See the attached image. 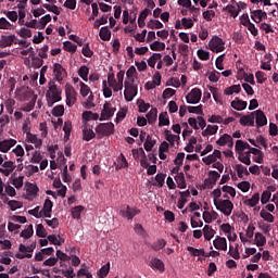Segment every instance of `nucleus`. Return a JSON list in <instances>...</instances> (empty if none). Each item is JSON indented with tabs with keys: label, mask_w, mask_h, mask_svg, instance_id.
Listing matches in <instances>:
<instances>
[{
	"label": "nucleus",
	"mask_w": 278,
	"mask_h": 278,
	"mask_svg": "<svg viewBox=\"0 0 278 278\" xmlns=\"http://www.w3.org/2000/svg\"><path fill=\"white\" fill-rule=\"evenodd\" d=\"M46 101L48 108H53L55 103L62 101V89L58 88L55 81H49L48 91L46 92Z\"/></svg>",
	"instance_id": "obj_1"
},
{
	"label": "nucleus",
	"mask_w": 278,
	"mask_h": 278,
	"mask_svg": "<svg viewBox=\"0 0 278 278\" xmlns=\"http://www.w3.org/2000/svg\"><path fill=\"white\" fill-rule=\"evenodd\" d=\"M96 134L98 140H101V138H106L108 136L114 135V123H100L96 127Z\"/></svg>",
	"instance_id": "obj_2"
},
{
	"label": "nucleus",
	"mask_w": 278,
	"mask_h": 278,
	"mask_svg": "<svg viewBox=\"0 0 278 278\" xmlns=\"http://www.w3.org/2000/svg\"><path fill=\"white\" fill-rule=\"evenodd\" d=\"M36 250V241H33L29 245L20 244L18 251L20 253L15 254V257L17 260H31L34 251Z\"/></svg>",
	"instance_id": "obj_3"
},
{
	"label": "nucleus",
	"mask_w": 278,
	"mask_h": 278,
	"mask_svg": "<svg viewBox=\"0 0 278 278\" xmlns=\"http://www.w3.org/2000/svg\"><path fill=\"white\" fill-rule=\"evenodd\" d=\"M215 207L222 212L224 216H231V212H233V202L230 200H219V202L215 204Z\"/></svg>",
	"instance_id": "obj_4"
},
{
	"label": "nucleus",
	"mask_w": 278,
	"mask_h": 278,
	"mask_svg": "<svg viewBox=\"0 0 278 278\" xmlns=\"http://www.w3.org/2000/svg\"><path fill=\"white\" fill-rule=\"evenodd\" d=\"M125 90H124V98L126 101H134V97L138 94V87L134 85V83H129L125 80L124 83Z\"/></svg>",
	"instance_id": "obj_5"
},
{
	"label": "nucleus",
	"mask_w": 278,
	"mask_h": 278,
	"mask_svg": "<svg viewBox=\"0 0 278 278\" xmlns=\"http://www.w3.org/2000/svg\"><path fill=\"white\" fill-rule=\"evenodd\" d=\"M138 214H140V210L130 207L129 205L123 206L119 210V216L127 218V220H132L135 216H138Z\"/></svg>",
	"instance_id": "obj_6"
},
{
	"label": "nucleus",
	"mask_w": 278,
	"mask_h": 278,
	"mask_svg": "<svg viewBox=\"0 0 278 278\" xmlns=\"http://www.w3.org/2000/svg\"><path fill=\"white\" fill-rule=\"evenodd\" d=\"M208 47L214 53H220L225 51V41L220 37L215 36L208 42Z\"/></svg>",
	"instance_id": "obj_7"
},
{
	"label": "nucleus",
	"mask_w": 278,
	"mask_h": 278,
	"mask_svg": "<svg viewBox=\"0 0 278 278\" xmlns=\"http://www.w3.org/2000/svg\"><path fill=\"white\" fill-rule=\"evenodd\" d=\"M116 112V108H112V103L105 102L103 104V109L100 115V121H110L112 116H114V113Z\"/></svg>",
	"instance_id": "obj_8"
},
{
	"label": "nucleus",
	"mask_w": 278,
	"mask_h": 278,
	"mask_svg": "<svg viewBox=\"0 0 278 278\" xmlns=\"http://www.w3.org/2000/svg\"><path fill=\"white\" fill-rule=\"evenodd\" d=\"M65 94L66 105H68V108H72V105H75V103H77V91H75V88H73V86H66Z\"/></svg>",
	"instance_id": "obj_9"
},
{
	"label": "nucleus",
	"mask_w": 278,
	"mask_h": 278,
	"mask_svg": "<svg viewBox=\"0 0 278 278\" xmlns=\"http://www.w3.org/2000/svg\"><path fill=\"white\" fill-rule=\"evenodd\" d=\"M201 97H202L201 89L194 88L191 90L190 93L186 96V101L187 103H190V104H197L199 103V101H201Z\"/></svg>",
	"instance_id": "obj_10"
},
{
	"label": "nucleus",
	"mask_w": 278,
	"mask_h": 278,
	"mask_svg": "<svg viewBox=\"0 0 278 278\" xmlns=\"http://www.w3.org/2000/svg\"><path fill=\"white\" fill-rule=\"evenodd\" d=\"M256 127H264L268 125V118H266V114H264V111L256 110L253 112Z\"/></svg>",
	"instance_id": "obj_11"
},
{
	"label": "nucleus",
	"mask_w": 278,
	"mask_h": 278,
	"mask_svg": "<svg viewBox=\"0 0 278 278\" xmlns=\"http://www.w3.org/2000/svg\"><path fill=\"white\" fill-rule=\"evenodd\" d=\"M18 39H16V35H2L0 39V47L5 49V47H12V45H18Z\"/></svg>",
	"instance_id": "obj_12"
},
{
	"label": "nucleus",
	"mask_w": 278,
	"mask_h": 278,
	"mask_svg": "<svg viewBox=\"0 0 278 278\" xmlns=\"http://www.w3.org/2000/svg\"><path fill=\"white\" fill-rule=\"evenodd\" d=\"M250 14L254 23H262V21L268 18V14L262 10H251Z\"/></svg>",
	"instance_id": "obj_13"
},
{
	"label": "nucleus",
	"mask_w": 278,
	"mask_h": 278,
	"mask_svg": "<svg viewBox=\"0 0 278 278\" xmlns=\"http://www.w3.org/2000/svg\"><path fill=\"white\" fill-rule=\"evenodd\" d=\"M239 123L243 127H255V113L252 112L249 115H243Z\"/></svg>",
	"instance_id": "obj_14"
},
{
	"label": "nucleus",
	"mask_w": 278,
	"mask_h": 278,
	"mask_svg": "<svg viewBox=\"0 0 278 278\" xmlns=\"http://www.w3.org/2000/svg\"><path fill=\"white\" fill-rule=\"evenodd\" d=\"M53 73L56 81H63L64 77H66V70L60 63L53 65Z\"/></svg>",
	"instance_id": "obj_15"
},
{
	"label": "nucleus",
	"mask_w": 278,
	"mask_h": 278,
	"mask_svg": "<svg viewBox=\"0 0 278 278\" xmlns=\"http://www.w3.org/2000/svg\"><path fill=\"white\" fill-rule=\"evenodd\" d=\"M220 157H223L220 150H214L213 154H210L208 156L203 157L202 162H204L206 166H210V164H214L216 160H220Z\"/></svg>",
	"instance_id": "obj_16"
},
{
	"label": "nucleus",
	"mask_w": 278,
	"mask_h": 278,
	"mask_svg": "<svg viewBox=\"0 0 278 278\" xmlns=\"http://www.w3.org/2000/svg\"><path fill=\"white\" fill-rule=\"evenodd\" d=\"M51 212H53V202L51 201V199L47 198L43 203L41 214H43L45 218H51Z\"/></svg>",
	"instance_id": "obj_17"
},
{
	"label": "nucleus",
	"mask_w": 278,
	"mask_h": 278,
	"mask_svg": "<svg viewBox=\"0 0 278 278\" xmlns=\"http://www.w3.org/2000/svg\"><path fill=\"white\" fill-rule=\"evenodd\" d=\"M213 245L218 251H226L227 250V239L225 237H216L213 241Z\"/></svg>",
	"instance_id": "obj_18"
},
{
	"label": "nucleus",
	"mask_w": 278,
	"mask_h": 278,
	"mask_svg": "<svg viewBox=\"0 0 278 278\" xmlns=\"http://www.w3.org/2000/svg\"><path fill=\"white\" fill-rule=\"evenodd\" d=\"M149 266H151L153 268V270H159L160 273H164V270H166V268L164 266V262H162V260H160L157 257H153L150 261Z\"/></svg>",
	"instance_id": "obj_19"
},
{
	"label": "nucleus",
	"mask_w": 278,
	"mask_h": 278,
	"mask_svg": "<svg viewBox=\"0 0 278 278\" xmlns=\"http://www.w3.org/2000/svg\"><path fill=\"white\" fill-rule=\"evenodd\" d=\"M16 144L15 139H9V140H3L0 141V151L1 153H8L12 147Z\"/></svg>",
	"instance_id": "obj_20"
},
{
	"label": "nucleus",
	"mask_w": 278,
	"mask_h": 278,
	"mask_svg": "<svg viewBox=\"0 0 278 278\" xmlns=\"http://www.w3.org/2000/svg\"><path fill=\"white\" fill-rule=\"evenodd\" d=\"M224 12H227L232 16V18H238V15L240 14V11L236 9V0H231V4H228L224 8Z\"/></svg>",
	"instance_id": "obj_21"
},
{
	"label": "nucleus",
	"mask_w": 278,
	"mask_h": 278,
	"mask_svg": "<svg viewBox=\"0 0 278 278\" xmlns=\"http://www.w3.org/2000/svg\"><path fill=\"white\" fill-rule=\"evenodd\" d=\"M247 101L240 100V98H236L231 102V108H233V110H237V112H242V110H247Z\"/></svg>",
	"instance_id": "obj_22"
},
{
	"label": "nucleus",
	"mask_w": 278,
	"mask_h": 278,
	"mask_svg": "<svg viewBox=\"0 0 278 278\" xmlns=\"http://www.w3.org/2000/svg\"><path fill=\"white\" fill-rule=\"evenodd\" d=\"M26 137L31 144H35L36 149H40L42 147V139H38V136L28 131L26 132Z\"/></svg>",
	"instance_id": "obj_23"
},
{
	"label": "nucleus",
	"mask_w": 278,
	"mask_h": 278,
	"mask_svg": "<svg viewBox=\"0 0 278 278\" xmlns=\"http://www.w3.org/2000/svg\"><path fill=\"white\" fill-rule=\"evenodd\" d=\"M99 37L101 38V40H103L104 42L110 41V39L112 38V31H110V28L108 26H103L100 29L99 33Z\"/></svg>",
	"instance_id": "obj_24"
},
{
	"label": "nucleus",
	"mask_w": 278,
	"mask_h": 278,
	"mask_svg": "<svg viewBox=\"0 0 278 278\" xmlns=\"http://www.w3.org/2000/svg\"><path fill=\"white\" fill-rule=\"evenodd\" d=\"M97 134H94V130L92 128H87V126L83 129V140L86 142H90L92 138H96Z\"/></svg>",
	"instance_id": "obj_25"
},
{
	"label": "nucleus",
	"mask_w": 278,
	"mask_h": 278,
	"mask_svg": "<svg viewBox=\"0 0 278 278\" xmlns=\"http://www.w3.org/2000/svg\"><path fill=\"white\" fill-rule=\"evenodd\" d=\"M175 181L177 184V188L180 190H186V176L184 173H179L178 175L175 176Z\"/></svg>",
	"instance_id": "obj_26"
},
{
	"label": "nucleus",
	"mask_w": 278,
	"mask_h": 278,
	"mask_svg": "<svg viewBox=\"0 0 278 278\" xmlns=\"http://www.w3.org/2000/svg\"><path fill=\"white\" fill-rule=\"evenodd\" d=\"M178 5L189 8L190 12H201V8L192 7L191 0H178Z\"/></svg>",
	"instance_id": "obj_27"
},
{
	"label": "nucleus",
	"mask_w": 278,
	"mask_h": 278,
	"mask_svg": "<svg viewBox=\"0 0 278 278\" xmlns=\"http://www.w3.org/2000/svg\"><path fill=\"white\" fill-rule=\"evenodd\" d=\"M157 140L153 139V137H151L150 135L147 136V139L144 141L143 144V149H146V151H152L153 148L155 147Z\"/></svg>",
	"instance_id": "obj_28"
},
{
	"label": "nucleus",
	"mask_w": 278,
	"mask_h": 278,
	"mask_svg": "<svg viewBox=\"0 0 278 278\" xmlns=\"http://www.w3.org/2000/svg\"><path fill=\"white\" fill-rule=\"evenodd\" d=\"M257 203H260V193H254L251 199L243 201V205H249L250 207H255Z\"/></svg>",
	"instance_id": "obj_29"
},
{
	"label": "nucleus",
	"mask_w": 278,
	"mask_h": 278,
	"mask_svg": "<svg viewBox=\"0 0 278 278\" xmlns=\"http://www.w3.org/2000/svg\"><path fill=\"white\" fill-rule=\"evenodd\" d=\"M210 90L213 94V99L215 102H217L219 105H223V96L220 94V92H218V88L216 87H210Z\"/></svg>",
	"instance_id": "obj_30"
},
{
	"label": "nucleus",
	"mask_w": 278,
	"mask_h": 278,
	"mask_svg": "<svg viewBox=\"0 0 278 278\" xmlns=\"http://www.w3.org/2000/svg\"><path fill=\"white\" fill-rule=\"evenodd\" d=\"M218 134V126L217 125H207L206 129L202 131V136H214Z\"/></svg>",
	"instance_id": "obj_31"
},
{
	"label": "nucleus",
	"mask_w": 278,
	"mask_h": 278,
	"mask_svg": "<svg viewBox=\"0 0 278 278\" xmlns=\"http://www.w3.org/2000/svg\"><path fill=\"white\" fill-rule=\"evenodd\" d=\"M147 27L149 29H163L164 24H162V22H160L159 20H150L147 24Z\"/></svg>",
	"instance_id": "obj_32"
},
{
	"label": "nucleus",
	"mask_w": 278,
	"mask_h": 278,
	"mask_svg": "<svg viewBox=\"0 0 278 278\" xmlns=\"http://www.w3.org/2000/svg\"><path fill=\"white\" fill-rule=\"evenodd\" d=\"M203 233H204V240H212L216 231L212 229V226L205 225L203 228Z\"/></svg>",
	"instance_id": "obj_33"
},
{
	"label": "nucleus",
	"mask_w": 278,
	"mask_h": 278,
	"mask_svg": "<svg viewBox=\"0 0 278 278\" xmlns=\"http://www.w3.org/2000/svg\"><path fill=\"white\" fill-rule=\"evenodd\" d=\"M166 125H170V119H168V113H161L159 116V126L164 127Z\"/></svg>",
	"instance_id": "obj_34"
},
{
	"label": "nucleus",
	"mask_w": 278,
	"mask_h": 278,
	"mask_svg": "<svg viewBox=\"0 0 278 278\" xmlns=\"http://www.w3.org/2000/svg\"><path fill=\"white\" fill-rule=\"evenodd\" d=\"M20 236L21 238H25V240H29L34 236V225H28L27 229H24Z\"/></svg>",
	"instance_id": "obj_35"
},
{
	"label": "nucleus",
	"mask_w": 278,
	"mask_h": 278,
	"mask_svg": "<svg viewBox=\"0 0 278 278\" xmlns=\"http://www.w3.org/2000/svg\"><path fill=\"white\" fill-rule=\"evenodd\" d=\"M147 119L149 125H153L155 121H157V109H152L147 114Z\"/></svg>",
	"instance_id": "obj_36"
},
{
	"label": "nucleus",
	"mask_w": 278,
	"mask_h": 278,
	"mask_svg": "<svg viewBox=\"0 0 278 278\" xmlns=\"http://www.w3.org/2000/svg\"><path fill=\"white\" fill-rule=\"evenodd\" d=\"M90 73V68L88 66L83 65L78 70V75L84 81H88V74Z\"/></svg>",
	"instance_id": "obj_37"
},
{
	"label": "nucleus",
	"mask_w": 278,
	"mask_h": 278,
	"mask_svg": "<svg viewBox=\"0 0 278 278\" xmlns=\"http://www.w3.org/2000/svg\"><path fill=\"white\" fill-rule=\"evenodd\" d=\"M164 247H166V240L159 239L157 241L153 242V244L151 245V249L153 251H162V249H164Z\"/></svg>",
	"instance_id": "obj_38"
},
{
	"label": "nucleus",
	"mask_w": 278,
	"mask_h": 278,
	"mask_svg": "<svg viewBox=\"0 0 278 278\" xmlns=\"http://www.w3.org/2000/svg\"><path fill=\"white\" fill-rule=\"evenodd\" d=\"M151 51H164L166 49V43L161 41H154L150 45Z\"/></svg>",
	"instance_id": "obj_39"
},
{
	"label": "nucleus",
	"mask_w": 278,
	"mask_h": 278,
	"mask_svg": "<svg viewBox=\"0 0 278 278\" xmlns=\"http://www.w3.org/2000/svg\"><path fill=\"white\" fill-rule=\"evenodd\" d=\"M84 121H99L98 113H92L91 111H85L83 113Z\"/></svg>",
	"instance_id": "obj_40"
},
{
	"label": "nucleus",
	"mask_w": 278,
	"mask_h": 278,
	"mask_svg": "<svg viewBox=\"0 0 278 278\" xmlns=\"http://www.w3.org/2000/svg\"><path fill=\"white\" fill-rule=\"evenodd\" d=\"M48 23H51L50 14H47L40 18V21L38 22V29H45Z\"/></svg>",
	"instance_id": "obj_41"
},
{
	"label": "nucleus",
	"mask_w": 278,
	"mask_h": 278,
	"mask_svg": "<svg viewBox=\"0 0 278 278\" xmlns=\"http://www.w3.org/2000/svg\"><path fill=\"white\" fill-rule=\"evenodd\" d=\"M261 218H263V220H266L267 223H275V216H273V214L266 212V210H262L260 213Z\"/></svg>",
	"instance_id": "obj_42"
},
{
	"label": "nucleus",
	"mask_w": 278,
	"mask_h": 278,
	"mask_svg": "<svg viewBox=\"0 0 278 278\" xmlns=\"http://www.w3.org/2000/svg\"><path fill=\"white\" fill-rule=\"evenodd\" d=\"M187 251L193 255V257H199L200 255H205V250L204 249H195L192 247H187Z\"/></svg>",
	"instance_id": "obj_43"
},
{
	"label": "nucleus",
	"mask_w": 278,
	"mask_h": 278,
	"mask_svg": "<svg viewBox=\"0 0 278 278\" xmlns=\"http://www.w3.org/2000/svg\"><path fill=\"white\" fill-rule=\"evenodd\" d=\"M254 241L256 242V247H264L266 244V237L262 232H256Z\"/></svg>",
	"instance_id": "obj_44"
},
{
	"label": "nucleus",
	"mask_w": 278,
	"mask_h": 278,
	"mask_svg": "<svg viewBox=\"0 0 278 278\" xmlns=\"http://www.w3.org/2000/svg\"><path fill=\"white\" fill-rule=\"evenodd\" d=\"M63 49L65 51H68V53H75L77 51V45L71 42V41H65L63 43Z\"/></svg>",
	"instance_id": "obj_45"
},
{
	"label": "nucleus",
	"mask_w": 278,
	"mask_h": 278,
	"mask_svg": "<svg viewBox=\"0 0 278 278\" xmlns=\"http://www.w3.org/2000/svg\"><path fill=\"white\" fill-rule=\"evenodd\" d=\"M106 275H110V262L103 265L98 271L100 278H105Z\"/></svg>",
	"instance_id": "obj_46"
},
{
	"label": "nucleus",
	"mask_w": 278,
	"mask_h": 278,
	"mask_svg": "<svg viewBox=\"0 0 278 278\" xmlns=\"http://www.w3.org/2000/svg\"><path fill=\"white\" fill-rule=\"evenodd\" d=\"M137 105L139 108V112L144 113L149 111V108H151V104L144 102V100L140 99L137 100Z\"/></svg>",
	"instance_id": "obj_47"
},
{
	"label": "nucleus",
	"mask_w": 278,
	"mask_h": 278,
	"mask_svg": "<svg viewBox=\"0 0 278 278\" xmlns=\"http://www.w3.org/2000/svg\"><path fill=\"white\" fill-rule=\"evenodd\" d=\"M81 212H84V206L78 205L72 208V216L73 218H76L77 220H79V218H81Z\"/></svg>",
	"instance_id": "obj_48"
},
{
	"label": "nucleus",
	"mask_w": 278,
	"mask_h": 278,
	"mask_svg": "<svg viewBox=\"0 0 278 278\" xmlns=\"http://www.w3.org/2000/svg\"><path fill=\"white\" fill-rule=\"evenodd\" d=\"M188 113L189 114H200L203 116V104H200L198 106H188Z\"/></svg>",
	"instance_id": "obj_49"
},
{
	"label": "nucleus",
	"mask_w": 278,
	"mask_h": 278,
	"mask_svg": "<svg viewBox=\"0 0 278 278\" xmlns=\"http://www.w3.org/2000/svg\"><path fill=\"white\" fill-rule=\"evenodd\" d=\"M8 205L12 212H16V210H21V207H23V203L16 200H10Z\"/></svg>",
	"instance_id": "obj_50"
},
{
	"label": "nucleus",
	"mask_w": 278,
	"mask_h": 278,
	"mask_svg": "<svg viewBox=\"0 0 278 278\" xmlns=\"http://www.w3.org/2000/svg\"><path fill=\"white\" fill-rule=\"evenodd\" d=\"M222 194H223V191H220L219 188L213 190L212 195H213V203H214V205H216L217 203L223 201L220 199Z\"/></svg>",
	"instance_id": "obj_51"
},
{
	"label": "nucleus",
	"mask_w": 278,
	"mask_h": 278,
	"mask_svg": "<svg viewBox=\"0 0 278 278\" xmlns=\"http://www.w3.org/2000/svg\"><path fill=\"white\" fill-rule=\"evenodd\" d=\"M52 116H56V117L64 116V105L59 104L54 106L52 110Z\"/></svg>",
	"instance_id": "obj_52"
},
{
	"label": "nucleus",
	"mask_w": 278,
	"mask_h": 278,
	"mask_svg": "<svg viewBox=\"0 0 278 278\" xmlns=\"http://www.w3.org/2000/svg\"><path fill=\"white\" fill-rule=\"evenodd\" d=\"M165 135V140H167V142H175V140H179V136L178 135H173V132H170V130L166 129L164 131Z\"/></svg>",
	"instance_id": "obj_53"
},
{
	"label": "nucleus",
	"mask_w": 278,
	"mask_h": 278,
	"mask_svg": "<svg viewBox=\"0 0 278 278\" xmlns=\"http://www.w3.org/2000/svg\"><path fill=\"white\" fill-rule=\"evenodd\" d=\"M43 8L46 10H48V12H52L56 16H60V14H61L60 8H58V5H55V4L51 5V4L46 3V4H43Z\"/></svg>",
	"instance_id": "obj_54"
},
{
	"label": "nucleus",
	"mask_w": 278,
	"mask_h": 278,
	"mask_svg": "<svg viewBox=\"0 0 278 278\" xmlns=\"http://www.w3.org/2000/svg\"><path fill=\"white\" fill-rule=\"evenodd\" d=\"M4 14L12 23L18 21V13L16 11H4Z\"/></svg>",
	"instance_id": "obj_55"
},
{
	"label": "nucleus",
	"mask_w": 278,
	"mask_h": 278,
	"mask_svg": "<svg viewBox=\"0 0 278 278\" xmlns=\"http://www.w3.org/2000/svg\"><path fill=\"white\" fill-rule=\"evenodd\" d=\"M166 180L165 174H157L155 176V184L153 186H157L159 188H162L164 186V181Z\"/></svg>",
	"instance_id": "obj_56"
},
{
	"label": "nucleus",
	"mask_w": 278,
	"mask_h": 278,
	"mask_svg": "<svg viewBox=\"0 0 278 278\" xmlns=\"http://www.w3.org/2000/svg\"><path fill=\"white\" fill-rule=\"evenodd\" d=\"M102 90L105 99H110V97H112V89L108 87V80L102 81Z\"/></svg>",
	"instance_id": "obj_57"
},
{
	"label": "nucleus",
	"mask_w": 278,
	"mask_h": 278,
	"mask_svg": "<svg viewBox=\"0 0 278 278\" xmlns=\"http://www.w3.org/2000/svg\"><path fill=\"white\" fill-rule=\"evenodd\" d=\"M231 140V135L229 134H224L217 141L216 144H218L219 147H225V144H227V141Z\"/></svg>",
	"instance_id": "obj_58"
},
{
	"label": "nucleus",
	"mask_w": 278,
	"mask_h": 278,
	"mask_svg": "<svg viewBox=\"0 0 278 278\" xmlns=\"http://www.w3.org/2000/svg\"><path fill=\"white\" fill-rule=\"evenodd\" d=\"M36 235L38 236V238H47V229H45V226H42V224L37 225Z\"/></svg>",
	"instance_id": "obj_59"
},
{
	"label": "nucleus",
	"mask_w": 278,
	"mask_h": 278,
	"mask_svg": "<svg viewBox=\"0 0 278 278\" xmlns=\"http://www.w3.org/2000/svg\"><path fill=\"white\" fill-rule=\"evenodd\" d=\"M80 94L81 97H88L90 94V87L86 83L80 81Z\"/></svg>",
	"instance_id": "obj_60"
},
{
	"label": "nucleus",
	"mask_w": 278,
	"mask_h": 278,
	"mask_svg": "<svg viewBox=\"0 0 278 278\" xmlns=\"http://www.w3.org/2000/svg\"><path fill=\"white\" fill-rule=\"evenodd\" d=\"M270 197H273V193H270V191H268V190L264 191L261 195V203L263 205H266V203H268V201H270Z\"/></svg>",
	"instance_id": "obj_61"
},
{
	"label": "nucleus",
	"mask_w": 278,
	"mask_h": 278,
	"mask_svg": "<svg viewBox=\"0 0 278 278\" xmlns=\"http://www.w3.org/2000/svg\"><path fill=\"white\" fill-rule=\"evenodd\" d=\"M198 58L203 62H207L210 60V53L203 49L198 50Z\"/></svg>",
	"instance_id": "obj_62"
},
{
	"label": "nucleus",
	"mask_w": 278,
	"mask_h": 278,
	"mask_svg": "<svg viewBox=\"0 0 278 278\" xmlns=\"http://www.w3.org/2000/svg\"><path fill=\"white\" fill-rule=\"evenodd\" d=\"M255 77H256V81L257 84H264L266 81V73L262 72V71H257L255 73Z\"/></svg>",
	"instance_id": "obj_63"
},
{
	"label": "nucleus",
	"mask_w": 278,
	"mask_h": 278,
	"mask_svg": "<svg viewBox=\"0 0 278 278\" xmlns=\"http://www.w3.org/2000/svg\"><path fill=\"white\" fill-rule=\"evenodd\" d=\"M125 116H127V110L121 109L116 114L115 123H121V121L125 119Z\"/></svg>",
	"instance_id": "obj_64"
}]
</instances>
